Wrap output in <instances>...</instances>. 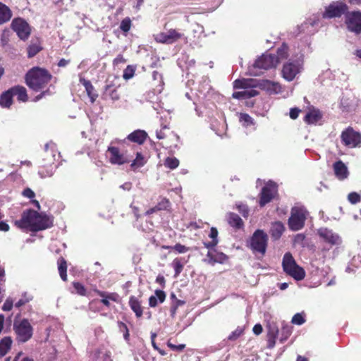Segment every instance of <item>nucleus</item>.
<instances>
[{
  "label": "nucleus",
  "mask_w": 361,
  "mask_h": 361,
  "mask_svg": "<svg viewBox=\"0 0 361 361\" xmlns=\"http://www.w3.org/2000/svg\"><path fill=\"white\" fill-rule=\"evenodd\" d=\"M235 89H243L244 90L235 92L233 97L235 99H247L255 97L258 92L253 87H259L266 90L269 94H277L281 91V85L278 82L270 80H257L252 78L238 79L233 82Z\"/></svg>",
  "instance_id": "1"
},
{
  "label": "nucleus",
  "mask_w": 361,
  "mask_h": 361,
  "mask_svg": "<svg viewBox=\"0 0 361 361\" xmlns=\"http://www.w3.org/2000/svg\"><path fill=\"white\" fill-rule=\"evenodd\" d=\"M15 225L21 229L39 231L51 227L53 221L45 214L27 209L23 212L20 219L15 221Z\"/></svg>",
  "instance_id": "2"
},
{
  "label": "nucleus",
  "mask_w": 361,
  "mask_h": 361,
  "mask_svg": "<svg viewBox=\"0 0 361 361\" xmlns=\"http://www.w3.org/2000/svg\"><path fill=\"white\" fill-rule=\"evenodd\" d=\"M288 56V47L286 44H283L278 48L276 55L264 54L257 59L252 69L249 70V74L251 75H259L260 73L254 71L256 68L267 70L275 68L279 63L287 59Z\"/></svg>",
  "instance_id": "3"
},
{
  "label": "nucleus",
  "mask_w": 361,
  "mask_h": 361,
  "mask_svg": "<svg viewBox=\"0 0 361 361\" xmlns=\"http://www.w3.org/2000/svg\"><path fill=\"white\" fill-rule=\"evenodd\" d=\"M51 78V75L47 70L39 67L32 68L25 76L26 84L35 91L44 88Z\"/></svg>",
  "instance_id": "4"
},
{
  "label": "nucleus",
  "mask_w": 361,
  "mask_h": 361,
  "mask_svg": "<svg viewBox=\"0 0 361 361\" xmlns=\"http://www.w3.org/2000/svg\"><path fill=\"white\" fill-rule=\"evenodd\" d=\"M304 56L298 53L288 59L283 65L282 76L287 81H292L303 69Z\"/></svg>",
  "instance_id": "5"
},
{
  "label": "nucleus",
  "mask_w": 361,
  "mask_h": 361,
  "mask_svg": "<svg viewBox=\"0 0 361 361\" xmlns=\"http://www.w3.org/2000/svg\"><path fill=\"white\" fill-rule=\"evenodd\" d=\"M282 266L283 271L296 281H301L305 276V270L296 264L290 252H286L284 255Z\"/></svg>",
  "instance_id": "6"
},
{
  "label": "nucleus",
  "mask_w": 361,
  "mask_h": 361,
  "mask_svg": "<svg viewBox=\"0 0 361 361\" xmlns=\"http://www.w3.org/2000/svg\"><path fill=\"white\" fill-rule=\"evenodd\" d=\"M307 212L302 207H295L291 209V215L288 219V226L292 231H299L305 225Z\"/></svg>",
  "instance_id": "7"
},
{
  "label": "nucleus",
  "mask_w": 361,
  "mask_h": 361,
  "mask_svg": "<svg viewBox=\"0 0 361 361\" xmlns=\"http://www.w3.org/2000/svg\"><path fill=\"white\" fill-rule=\"evenodd\" d=\"M267 235L262 230H257L250 239V247L255 254L264 255L267 250Z\"/></svg>",
  "instance_id": "8"
},
{
  "label": "nucleus",
  "mask_w": 361,
  "mask_h": 361,
  "mask_svg": "<svg viewBox=\"0 0 361 361\" xmlns=\"http://www.w3.org/2000/svg\"><path fill=\"white\" fill-rule=\"evenodd\" d=\"M17 339L20 342L27 341L32 336V327L27 319L15 321L13 324Z\"/></svg>",
  "instance_id": "9"
},
{
  "label": "nucleus",
  "mask_w": 361,
  "mask_h": 361,
  "mask_svg": "<svg viewBox=\"0 0 361 361\" xmlns=\"http://www.w3.org/2000/svg\"><path fill=\"white\" fill-rule=\"evenodd\" d=\"M109 162L114 165H122L130 161V157L124 152L114 146H109L106 153Z\"/></svg>",
  "instance_id": "10"
},
{
  "label": "nucleus",
  "mask_w": 361,
  "mask_h": 361,
  "mask_svg": "<svg viewBox=\"0 0 361 361\" xmlns=\"http://www.w3.org/2000/svg\"><path fill=\"white\" fill-rule=\"evenodd\" d=\"M156 42L163 44H173L180 39H185L183 33L174 29H170L166 32H159L154 35Z\"/></svg>",
  "instance_id": "11"
},
{
  "label": "nucleus",
  "mask_w": 361,
  "mask_h": 361,
  "mask_svg": "<svg viewBox=\"0 0 361 361\" xmlns=\"http://www.w3.org/2000/svg\"><path fill=\"white\" fill-rule=\"evenodd\" d=\"M317 235L324 243L331 246H338L342 243L341 236L334 232L331 229L326 227H322L317 230Z\"/></svg>",
  "instance_id": "12"
},
{
  "label": "nucleus",
  "mask_w": 361,
  "mask_h": 361,
  "mask_svg": "<svg viewBox=\"0 0 361 361\" xmlns=\"http://www.w3.org/2000/svg\"><path fill=\"white\" fill-rule=\"evenodd\" d=\"M348 10L347 5L342 1H336L331 4L326 8L325 11L322 16L324 18H332L340 17L345 13Z\"/></svg>",
  "instance_id": "13"
},
{
  "label": "nucleus",
  "mask_w": 361,
  "mask_h": 361,
  "mask_svg": "<svg viewBox=\"0 0 361 361\" xmlns=\"http://www.w3.org/2000/svg\"><path fill=\"white\" fill-rule=\"evenodd\" d=\"M341 140L345 145L356 147L361 142V135L349 127L342 133Z\"/></svg>",
  "instance_id": "14"
},
{
  "label": "nucleus",
  "mask_w": 361,
  "mask_h": 361,
  "mask_svg": "<svg viewBox=\"0 0 361 361\" xmlns=\"http://www.w3.org/2000/svg\"><path fill=\"white\" fill-rule=\"evenodd\" d=\"M11 26L21 39H26L30 34V27L28 23L22 18H16L12 21Z\"/></svg>",
  "instance_id": "15"
},
{
  "label": "nucleus",
  "mask_w": 361,
  "mask_h": 361,
  "mask_svg": "<svg viewBox=\"0 0 361 361\" xmlns=\"http://www.w3.org/2000/svg\"><path fill=\"white\" fill-rule=\"evenodd\" d=\"M345 23L348 29L356 34L361 32V12L354 11L346 15Z\"/></svg>",
  "instance_id": "16"
},
{
  "label": "nucleus",
  "mask_w": 361,
  "mask_h": 361,
  "mask_svg": "<svg viewBox=\"0 0 361 361\" xmlns=\"http://www.w3.org/2000/svg\"><path fill=\"white\" fill-rule=\"evenodd\" d=\"M276 192V184L272 181L268 182L262 190L259 204L264 206L274 198Z\"/></svg>",
  "instance_id": "17"
},
{
  "label": "nucleus",
  "mask_w": 361,
  "mask_h": 361,
  "mask_svg": "<svg viewBox=\"0 0 361 361\" xmlns=\"http://www.w3.org/2000/svg\"><path fill=\"white\" fill-rule=\"evenodd\" d=\"M226 259L227 257L224 253L218 252L215 250H210L207 252L204 262L213 265L215 263H223L226 260Z\"/></svg>",
  "instance_id": "18"
},
{
  "label": "nucleus",
  "mask_w": 361,
  "mask_h": 361,
  "mask_svg": "<svg viewBox=\"0 0 361 361\" xmlns=\"http://www.w3.org/2000/svg\"><path fill=\"white\" fill-rule=\"evenodd\" d=\"M49 147H54V143H49L45 145V150H46V153H47V156L50 155L49 152H48V148ZM51 158L48 161L47 163L44 164V165H49V169L46 171V173L44 172V169H40L39 171V175L42 178H46V177H50L54 174V169L56 168V166H53L51 165V163H53V161L55 160V154H53L51 153Z\"/></svg>",
  "instance_id": "19"
},
{
  "label": "nucleus",
  "mask_w": 361,
  "mask_h": 361,
  "mask_svg": "<svg viewBox=\"0 0 361 361\" xmlns=\"http://www.w3.org/2000/svg\"><path fill=\"white\" fill-rule=\"evenodd\" d=\"M334 173L339 180H344L348 176L347 166L341 161H336L334 164Z\"/></svg>",
  "instance_id": "20"
},
{
  "label": "nucleus",
  "mask_w": 361,
  "mask_h": 361,
  "mask_svg": "<svg viewBox=\"0 0 361 361\" xmlns=\"http://www.w3.org/2000/svg\"><path fill=\"white\" fill-rule=\"evenodd\" d=\"M80 81L85 87L87 94L90 97L91 102L93 103L97 98L98 94L95 92L94 88L92 86V83L90 82V81L87 80L84 78H80Z\"/></svg>",
  "instance_id": "21"
},
{
  "label": "nucleus",
  "mask_w": 361,
  "mask_h": 361,
  "mask_svg": "<svg viewBox=\"0 0 361 361\" xmlns=\"http://www.w3.org/2000/svg\"><path fill=\"white\" fill-rule=\"evenodd\" d=\"M13 97L16 96L18 100L21 102H26L27 100V94L26 89L23 86H15L10 88Z\"/></svg>",
  "instance_id": "22"
},
{
  "label": "nucleus",
  "mask_w": 361,
  "mask_h": 361,
  "mask_svg": "<svg viewBox=\"0 0 361 361\" xmlns=\"http://www.w3.org/2000/svg\"><path fill=\"white\" fill-rule=\"evenodd\" d=\"M147 137V133L144 130H135L128 136V139L130 141L138 144H142Z\"/></svg>",
  "instance_id": "23"
},
{
  "label": "nucleus",
  "mask_w": 361,
  "mask_h": 361,
  "mask_svg": "<svg viewBox=\"0 0 361 361\" xmlns=\"http://www.w3.org/2000/svg\"><path fill=\"white\" fill-rule=\"evenodd\" d=\"M166 294L163 290H157L155 291L154 295H152L149 298V305L150 307H154L158 304V300L159 302H163L165 300Z\"/></svg>",
  "instance_id": "24"
},
{
  "label": "nucleus",
  "mask_w": 361,
  "mask_h": 361,
  "mask_svg": "<svg viewBox=\"0 0 361 361\" xmlns=\"http://www.w3.org/2000/svg\"><path fill=\"white\" fill-rule=\"evenodd\" d=\"M12 16L10 8L0 2V25L8 21Z\"/></svg>",
  "instance_id": "25"
},
{
  "label": "nucleus",
  "mask_w": 361,
  "mask_h": 361,
  "mask_svg": "<svg viewBox=\"0 0 361 361\" xmlns=\"http://www.w3.org/2000/svg\"><path fill=\"white\" fill-rule=\"evenodd\" d=\"M284 231L283 224L277 221L272 224L270 230L271 237L275 240L279 239Z\"/></svg>",
  "instance_id": "26"
},
{
  "label": "nucleus",
  "mask_w": 361,
  "mask_h": 361,
  "mask_svg": "<svg viewBox=\"0 0 361 361\" xmlns=\"http://www.w3.org/2000/svg\"><path fill=\"white\" fill-rule=\"evenodd\" d=\"M129 305L132 310L135 313L137 317H140L142 315L141 304L137 298L131 296L129 300Z\"/></svg>",
  "instance_id": "27"
},
{
  "label": "nucleus",
  "mask_w": 361,
  "mask_h": 361,
  "mask_svg": "<svg viewBox=\"0 0 361 361\" xmlns=\"http://www.w3.org/2000/svg\"><path fill=\"white\" fill-rule=\"evenodd\" d=\"M322 118V114L318 110H312L308 112L305 118V121L309 124H316Z\"/></svg>",
  "instance_id": "28"
},
{
  "label": "nucleus",
  "mask_w": 361,
  "mask_h": 361,
  "mask_svg": "<svg viewBox=\"0 0 361 361\" xmlns=\"http://www.w3.org/2000/svg\"><path fill=\"white\" fill-rule=\"evenodd\" d=\"M12 340L10 337H4L0 341V357L4 356L11 349Z\"/></svg>",
  "instance_id": "29"
},
{
  "label": "nucleus",
  "mask_w": 361,
  "mask_h": 361,
  "mask_svg": "<svg viewBox=\"0 0 361 361\" xmlns=\"http://www.w3.org/2000/svg\"><path fill=\"white\" fill-rule=\"evenodd\" d=\"M12 98L13 94L9 89L0 96V105L2 107H9L12 104Z\"/></svg>",
  "instance_id": "30"
},
{
  "label": "nucleus",
  "mask_w": 361,
  "mask_h": 361,
  "mask_svg": "<svg viewBox=\"0 0 361 361\" xmlns=\"http://www.w3.org/2000/svg\"><path fill=\"white\" fill-rule=\"evenodd\" d=\"M104 95L109 97L113 101L118 100L120 98L116 88L111 85H106L105 86Z\"/></svg>",
  "instance_id": "31"
},
{
  "label": "nucleus",
  "mask_w": 361,
  "mask_h": 361,
  "mask_svg": "<svg viewBox=\"0 0 361 361\" xmlns=\"http://www.w3.org/2000/svg\"><path fill=\"white\" fill-rule=\"evenodd\" d=\"M228 224L235 228H240L243 226V221L240 217L234 213H230L228 215Z\"/></svg>",
  "instance_id": "32"
},
{
  "label": "nucleus",
  "mask_w": 361,
  "mask_h": 361,
  "mask_svg": "<svg viewBox=\"0 0 361 361\" xmlns=\"http://www.w3.org/2000/svg\"><path fill=\"white\" fill-rule=\"evenodd\" d=\"M32 299L33 295L31 293L24 292L23 293H22L21 298L15 303V307L18 308L20 307L25 305V304L28 303L29 302L32 301Z\"/></svg>",
  "instance_id": "33"
},
{
  "label": "nucleus",
  "mask_w": 361,
  "mask_h": 361,
  "mask_svg": "<svg viewBox=\"0 0 361 361\" xmlns=\"http://www.w3.org/2000/svg\"><path fill=\"white\" fill-rule=\"evenodd\" d=\"M97 293L99 296L102 297L101 302L106 306L109 307L110 305L109 300H116V297L114 294H107L105 292L97 291Z\"/></svg>",
  "instance_id": "34"
},
{
  "label": "nucleus",
  "mask_w": 361,
  "mask_h": 361,
  "mask_svg": "<svg viewBox=\"0 0 361 361\" xmlns=\"http://www.w3.org/2000/svg\"><path fill=\"white\" fill-rule=\"evenodd\" d=\"M145 163V161L143 156L140 153L137 152L135 159H134V161L131 164V168H133V170H135L138 168L143 166Z\"/></svg>",
  "instance_id": "35"
},
{
  "label": "nucleus",
  "mask_w": 361,
  "mask_h": 361,
  "mask_svg": "<svg viewBox=\"0 0 361 361\" xmlns=\"http://www.w3.org/2000/svg\"><path fill=\"white\" fill-rule=\"evenodd\" d=\"M66 269V262L63 259H61L59 262V272L61 279L64 281L67 280Z\"/></svg>",
  "instance_id": "36"
},
{
  "label": "nucleus",
  "mask_w": 361,
  "mask_h": 361,
  "mask_svg": "<svg viewBox=\"0 0 361 361\" xmlns=\"http://www.w3.org/2000/svg\"><path fill=\"white\" fill-rule=\"evenodd\" d=\"M172 267L175 271V277H178L183 269V263L178 258H176L172 262Z\"/></svg>",
  "instance_id": "37"
},
{
  "label": "nucleus",
  "mask_w": 361,
  "mask_h": 361,
  "mask_svg": "<svg viewBox=\"0 0 361 361\" xmlns=\"http://www.w3.org/2000/svg\"><path fill=\"white\" fill-rule=\"evenodd\" d=\"M41 47L39 44L37 43H33V44H31L28 47H27V56L29 58H32L34 56H35L40 50H41Z\"/></svg>",
  "instance_id": "38"
},
{
  "label": "nucleus",
  "mask_w": 361,
  "mask_h": 361,
  "mask_svg": "<svg viewBox=\"0 0 361 361\" xmlns=\"http://www.w3.org/2000/svg\"><path fill=\"white\" fill-rule=\"evenodd\" d=\"M164 165L170 169H175L179 165V160L176 157H168L164 161Z\"/></svg>",
  "instance_id": "39"
},
{
  "label": "nucleus",
  "mask_w": 361,
  "mask_h": 361,
  "mask_svg": "<svg viewBox=\"0 0 361 361\" xmlns=\"http://www.w3.org/2000/svg\"><path fill=\"white\" fill-rule=\"evenodd\" d=\"M135 71V68L133 66H128L123 71V78L125 80H129L134 76Z\"/></svg>",
  "instance_id": "40"
},
{
  "label": "nucleus",
  "mask_w": 361,
  "mask_h": 361,
  "mask_svg": "<svg viewBox=\"0 0 361 361\" xmlns=\"http://www.w3.org/2000/svg\"><path fill=\"white\" fill-rule=\"evenodd\" d=\"M239 119L240 121L245 126H250L254 124L252 118L247 114H240Z\"/></svg>",
  "instance_id": "41"
},
{
  "label": "nucleus",
  "mask_w": 361,
  "mask_h": 361,
  "mask_svg": "<svg viewBox=\"0 0 361 361\" xmlns=\"http://www.w3.org/2000/svg\"><path fill=\"white\" fill-rule=\"evenodd\" d=\"M130 27H131V20L129 18H124L120 24V28L124 32H128L130 29Z\"/></svg>",
  "instance_id": "42"
},
{
  "label": "nucleus",
  "mask_w": 361,
  "mask_h": 361,
  "mask_svg": "<svg viewBox=\"0 0 361 361\" xmlns=\"http://www.w3.org/2000/svg\"><path fill=\"white\" fill-rule=\"evenodd\" d=\"M305 322V317L303 314L302 313H297L295 314L291 320V322L294 324L297 325H302Z\"/></svg>",
  "instance_id": "43"
},
{
  "label": "nucleus",
  "mask_w": 361,
  "mask_h": 361,
  "mask_svg": "<svg viewBox=\"0 0 361 361\" xmlns=\"http://www.w3.org/2000/svg\"><path fill=\"white\" fill-rule=\"evenodd\" d=\"M168 248L174 250L178 253H185L190 250L189 247H188L183 245H181L180 243H177L174 246H172V247H168Z\"/></svg>",
  "instance_id": "44"
},
{
  "label": "nucleus",
  "mask_w": 361,
  "mask_h": 361,
  "mask_svg": "<svg viewBox=\"0 0 361 361\" xmlns=\"http://www.w3.org/2000/svg\"><path fill=\"white\" fill-rule=\"evenodd\" d=\"M348 200L352 204H356V203L360 202L361 197L359 194H357V192H353L348 195Z\"/></svg>",
  "instance_id": "45"
},
{
  "label": "nucleus",
  "mask_w": 361,
  "mask_h": 361,
  "mask_svg": "<svg viewBox=\"0 0 361 361\" xmlns=\"http://www.w3.org/2000/svg\"><path fill=\"white\" fill-rule=\"evenodd\" d=\"M279 334L278 327L275 325H269L268 337L277 338Z\"/></svg>",
  "instance_id": "46"
},
{
  "label": "nucleus",
  "mask_w": 361,
  "mask_h": 361,
  "mask_svg": "<svg viewBox=\"0 0 361 361\" xmlns=\"http://www.w3.org/2000/svg\"><path fill=\"white\" fill-rule=\"evenodd\" d=\"M73 288L77 293H78L80 295H85L86 290L84 286L78 282L73 283Z\"/></svg>",
  "instance_id": "47"
},
{
  "label": "nucleus",
  "mask_w": 361,
  "mask_h": 361,
  "mask_svg": "<svg viewBox=\"0 0 361 361\" xmlns=\"http://www.w3.org/2000/svg\"><path fill=\"white\" fill-rule=\"evenodd\" d=\"M13 306V300L11 298H7L2 306V310L4 311H10Z\"/></svg>",
  "instance_id": "48"
},
{
  "label": "nucleus",
  "mask_w": 361,
  "mask_h": 361,
  "mask_svg": "<svg viewBox=\"0 0 361 361\" xmlns=\"http://www.w3.org/2000/svg\"><path fill=\"white\" fill-rule=\"evenodd\" d=\"M169 207V202L166 199H163L157 205V209L159 210L166 209Z\"/></svg>",
  "instance_id": "49"
},
{
  "label": "nucleus",
  "mask_w": 361,
  "mask_h": 361,
  "mask_svg": "<svg viewBox=\"0 0 361 361\" xmlns=\"http://www.w3.org/2000/svg\"><path fill=\"white\" fill-rule=\"evenodd\" d=\"M243 334V330L240 328L236 329L233 331L228 336L229 340H235L238 338Z\"/></svg>",
  "instance_id": "50"
},
{
  "label": "nucleus",
  "mask_w": 361,
  "mask_h": 361,
  "mask_svg": "<svg viewBox=\"0 0 361 361\" xmlns=\"http://www.w3.org/2000/svg\"><path fill=\"white\" fill-rule=\"evenodd\" d=\"M238 208L239 212L242 214V215L244 217H247L248 216L249 211L247 207L245 204H240L238 205Z\"/></svg>",
  "instance_id": "51"
},
{
  "label": "nucleus",
  "mask_w": 361,
  "mask_h": 361,
  "mask_svg": "<svg viewBox=\"0 0 361 361\" xmlns=\"http://www.w3.org/2000/svg\"><path fill=\"white\" fill-rule=\"evenodd\" d=\"M168 346L173 350L181 351L185 348V345L180 344V345H176L172 344L169 342Z\"/></svg>",
  "instance_id": "52"
},
{
  "label": "nucleus",
  "mask_w": 361,
  "mask_h": 361,
  "mask_svg": "<svg viewBox=\"0 0 361 361\" xmlns=\"http://www.w3.org/2000/svg\"><path fill=\"white\" fill-rule=\"evenodd\" d=\"M23 195L27 198L32 199L35 196V194L30 188H26L23 191Z\"/></svg>",
  "instance_id": "53"
},
{
  "label": "nucleus",
  "mask_w": 361,
  "mask_h": 361,
  "mask_svg": "<svg viewBox=\"0 0 361 361\" xmlns=\"http://www.w3.org/2000/svg\"><path fill=\"white\" fill-rule=\"evenodd\" d=\"M209 236L212 239V241L218 240V231L216 228L212 227L210 230Z\"/></svg>",
  "instance_id": "54"
},
{
  "label": "nucleus",
  "mask_w": 361,
  "mask_h": 361,
  "mask_svg": "<svg viewBox=\"0 0 361 361\" xmlns=\"http://www.w3.org/2000/svg\"><path fill=\"white\" fill-rule=\"evenodd\" d=\"M13 361H33V360L30 359L27 357L23 356L22 353H18L13 359Z\"/></svg>",
  "instance_id": "55"
},
{
  "label": "nucleus",
  "mask_w": 361,
  "mask_h": 361,
  "mask_svg": "<svg viewBox=\"0 0 361 361\" xmlns=\"http://www.w3.org/2000/svg\"><path fill=\"white\" fill-rule=\"evenodd\" d=\"M300 110L297 108L291 109L290 111V117L292 119H295L298 118Z\"/></svg>",
  "instance_id": "56"
},
{
  "label": "nucleus",
  "mask_w": 361,
  "mask_h": 361,
  "mask_svg": "<svg viewBox=\"0 0 361 361\" xmlns=\"http://www.w3.org/2000/svg\"><path fill=\"white\" fill-rule=\"evenodd\" d=\"M166 126H164L163 128V129H161L160 130H157L156 135L158 139H159V140L164 139L166 137V134L164 133V130H166Z\"/></svg>",
  "instance_id": "57"
},
{
  "label": "nucleus",
  "mask_w": 361,
  "mask_h": 361,
  "mask_svg": "<svg viewBox=\"0 0 361 361\" xmlns=\"http://www.w3.org/2000/svg\"><path fill=\"white\" fill-rule=\"evenodd\" d=\"M253 332L256 335H259L262 332V326L261 324H255L252 329Z\"/></svg>",
  "instance_id": "58"
},
{
  "label": "nucleus",
  "mask_w": 361,
  "mask_h": 361,
  "mask_svg": "<svg viewBox=\"0 0 361 361\" xmlns=\"http://www.w3.org/2000/svg\"><path fill=\"white\" fill-rule=\"evenodd\" d=\"M119 325H120V326H123L124 328L125 333L123 334V337H124L126 341H128L129 339V332H128V329L127 328V326L125 324H123V322H120Z\"/></svg>",
  "instance_id": "59"
},
{
  "label": "nucleus",
  "mask_w": 361,
  "mask_h": 361,
  "mask_svg": "<svg viewBox=\"0 0 361 361\" xmlns=\"http://www.w3.org/2000/svg\"><path fill=\"white\" fill-rule=\"evenodd\" d=\"M277 338L268 337V348H272L274 347Z\"/></svg>",
  "instance_id": "60"
},
{
  "label": "nucleus",
  "mask_w": 361,
  "mask_h": 361,
  "mask_svg": "<svg viewBox=\"0 0 361 361\" xmlns=\"http://www.w3.org/2000/svg\"><path fill=\"white\" fill-rule=\"evenodd\" d=\"M9 226L8 224L1 221L0 222V231H8L9 230Z\"/></svg>",
  "instance_id": "61"
},
{
  "label": "nucleus",
  "mask_w": 361,
  "mask_h": 361,
  "mask_svg": "<svg viewBox=\"0 0 361 361\" xmlns=\"http://www.w3.org/2000/svg\"><path fill=\"white\" fill-rule=\"evenodd\" d=\"M120 188L124 190L129 191L132 188V183L130 182H126L121 185Z\"/></svg>",
  "instance_id": "62"
},
{
  "label": "nucleus",
  "mask_w": 361,
  "mask_h": 361,
  "mask_svg": "<svg viewBox=\"0 0 361 361\" xmlns=\"http://www.w3.org/2000/svg\"><path fill=\"white\" fill-rule=\"evenodd\" d=\"M126 62V60L125 59L123 58V56L122 55H118L114 60V63L115 64H119V63H124Z\"/></svg>",
  "instance_id": "63"
},
{
  "label": "nucleus",
  "mask_w": 361,
  "mask_h": 361,
  "mask_svg": "<svg viewBox=\"0 0 361 361\" xmlns=\"http://www.w3.org/2000/svg\"><path fill=\"white\" fill-rule=\"evenodd\" d=\"M218 243V240H215V241H211V242H208V243H204V245L207 248H213L214 247H215Z\"/></svg>",
  "instance_id": "64"
}]
</instances>
